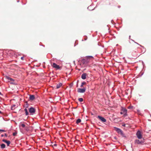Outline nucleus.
Here are the masks:
<instances>
[{
    "label": "nucleus",
    "instance_id": "1",
    "mask_svg": "<svg viewBox=\"0 0 151 151\" xmlns=\"http://www.w3.org/2000/svg\"><path fill=\"white\" fill-rule=\"evenodd\" d=\"M127 110L125 108L122 107L121 112H120V114H123L124 116H126L127 115Z\"/></svg>",
    "mask_w": 151,
    "mask_h": 151
},
{
    "label": "nucleus",
    "instance_id": "2",
    "mask_svg": "<svg viewBox=\"0 0 151 151\" xmlns=\"http://www.w3.org/2000/svg\"><path fill=\"white\" fill-rule=\"evenodd\" d=\"M114 129L115 130L118 134H120L123 137L124 136V134L123 132L120 129L116 127H114Z\"/></svg>",
    "mask_w": 151,
    "mask_h": 151
},
{
    "label": "nucleus",
    "instance_id": "3",
    "mask_svg": "<svg viewBox=\"0 0 151 151\" xmlns=\"http://www.w3.org/2000/svg\"><path fill=\"white\" fill-rule=\"evenodd\" d=\"M136 136L139 139H141L142 138V135L141 134V132L138 130L136 133Z\"/></svg>",
    "mask_w": 151,
    "mask_h": 151
},
{
    "label": "nucleus",
    "instance_id": "4",
    "mask_svg": "<svg viewBox=\"0 0 151 151\" xmlns=\"http://www.w3.org/2000/svg\"><path fill=\"white\" fill-rule=\"evenodd\" d=\"M52 66L57 69H60V67L59 65H57L55 63H53L52 64Z\"/></svg>",
    "mask_w": 151,
    "mask_h": 151
},
{
    "label": "nucleus",
    "instance_id": "5",
    "mask_svg": "<svg viewBox=\"0 0 151 151\" xmlns=\"http://www.w3.org/2000/svg\"><path fill=\"white\" fill-rule=\"evenodd\" d=\"M86 90V88H79L78 89L77 91L78 93H83L85 92Z\"/></svg>",
    "mask_w": 151,
    "mask_h": 151
},
{
    "label": "nucleus",
    "instance_id": "6",
    "mask_svg": "<svg viewBox=\"0 0 151 151\" xmlns=\"http://www.w3.org/2000/svg\"><path fill=\"white\" fill-rule=\"evenodd\" d=\"M35 110L33 107H30L29 109V112L32 114H33L35 112Z\"/></svg>",
    "mask_w": 151,
    "mask_h": 151
},
{
    "label": "nucleus",
    "instance_id": "7",
    "mask_svg": "<svg viewBox=\"0 0 151 151\" xmlns=\"http://www.w3.org/2000/svg\"><path fill=\"white\" fill-rule=\"evenodd\" d=\"M98 118L103 122H106V120L104 118L101 116H98Z\"/></svg>",
    "mask_w": 151,
    "mask_h": 151
},
{
    "label": "nucleus",
    "instance_id": "8",
    "mask_svg": "<svg viewBox=\"0 0 151 151\" xmlns=\"http://www.w3.org/2000/svg\"><path fill=\"white\" fill-rule=\"evenodd\" d=\"M5 78L6 79H7L9 81H14V79L10 78V77H9V76H5Z\"/></svg>",
    "mask_w": 151,
    "mask_h": 151
},
{
    "label": "nucleus",
    "instance_id": "9",
    "mask_svg": "<svg viewBox=\"0 0 151 151\" xmlns=\"http://www.w3.org/2000/svg\"><path fill=\"white\" fill-rule=\"evenodd\" d=\"M87 74L86 73H83L81 76V78L83 79H85L86 78Z\"/></svg>",
    "mask_w": 151,
    "mask_h": 151
},
{
    "label": "nucleus",
    "instance_id": "10",
    "mask_svg": "<svg viewBox=\"0 0 151 151\" xmlns=\"http://www.w3.org/2000/svg\"><path fill=\"white\" fill-rule=\"evenodd\" d=\"M2 141L6 143L8 146H9L10 144V142L9 141L6 140L5 139H3Z\"/></svg>",
    "mask_w": 151,
    "mask_h": 151
},
{
    "label": "nucleus",
    "instance_id": "11",
    "mask_svg": "<svg viewBox=\"0 0 151 151\" xmlns=\"http://www.w3.org/2000/svg\"><path fill=\"white\" fill-rule=\"evenodd\" d=\"M35 99V96L33 95H30L29 99L31 100H33Z\"/></svg>",
    "mask_w": 151,
    "mask_h": 151
},
{
    "label": "nucleus",
    "instance_id": "12",
    "mask_svg": "<svg viewBox=\"0 0 151 151\" xmlns=\"http://www.w3.org/2000/svg\"><path fill=\"white\" fill-rule=\"evenodd\" d=\"M143 142L142 141H140L138 139H136L135 140V143L137 144H141Z\"/></svg>",
    "mask_w": 151,
    "mask_h": 151
},
{
    "label": "nucleus",
    "instance_id": "13",
    "mask_svg": "<svg viewBox=\"0 0 151 151\" xmlns=\"http://www.w3.org/2000/svg\"><path fill=\"white\" fill-rule=\"evenodd\" d=\"M62 85V84L61 83H59L57 85L56 88H59Z\"/></svg>",
    "mask_w": 151,
    "mask_h": 151
},
{
    "label": "nucleus",
    "instance_id": "14",
    "mask_svg": "<svg viewBox=\"0 0 151 151\" xmlns=\"http://www.w3.org/2000/svg\"><path fill=\"white\" fill-rule=\"evenodd\" d=\"M135 54H134L133 52L132 53V55L133 56L135 57H137L138 56V55L137 54V51H135Z\"/></svg>",
    "mask_w": 151,
    "mask_h": 151
},
{
    "label": "nucleus",
    "instance_id": "15",
    "mask_svg": "<svg viewBox=\"0 0 151 151\" xmlns=\"http://www.w3.org/2000/svg\"><path fill=\"white\" fill-rule=\"evenodd\" d=\"M24 111L25 112L26 115L27 116L29 114V113L28 111L27 110L26 108H25L24 109Z\"/></svg>",
    "mask_w": 151,
    "mask_h": 151
},
{
    "label": "nucleus",
    "instance_id": "16",
    "mask_svg": "<svg viewBox=\"0 0 151 151\" xmlns=\"http://www.w3.org/2000/svg\"><path fill=\"white\" fill-rule=\"evenodd\" d=\"M92 6H90L88 7V9L89 10H92L93 9V8H92Z\"/></svg>",
    "mask_w": 151,
    "mask_h": 151
},
{
    "label": "nucleus",
    "instance_id": "17",
    "mask_svg": "<svg viewBox=\"0 0 151 151\" xmlns=\"http://www.w3.org/2000/svg\"><path fill=\"white\" fill-rule=\"evenodd\" d=\"M5 145L4 144H1V148L2 149H4L5 147Z\"/></svg>",
    "mask_w": 151,
    "mask_h": 151
},
{
    "label": "nucleus",
    "instance_id": "18",
    "mask_svg": "<svg viewBox=\"0 0 151 151\" xmlns=\"http://www.w3.org/2000/svg\"><path fill=\"white\" fill-rule=\"evenodd\" d=\"M81 122V120L80 119H78L76 120V123L77 124H78V123Z\"/></svg>",
    "mask_w": 151,
    "mask_h": 151
},
{
    "label": "nucleus",
    "instance_id": "19",
    "mask_svg": "<svg viewBox=\"0 0 151 151\" xmlns=\"http://www.w3.org/2000/svg\"><path fill=\"white\" fill-rule=\"evenodd\" d=\"M86 83V82H83L81 83V85L80 86L81 87H82Z\"/></svg>",
    "mask_w": 151,
    "mask_h": 151
},
{
    "label": "nucleus",
    "instance_id": "20",
    "mask_svg": "<svg viewBox=\"0 0 151 151\" xmlns=\"http://www.w3.org/2000/svg\"><path fill=\"white\" fill-rule=\"evenodd\" d=\"M78 100L80 102H82L83 101V99L82 98H79L78 99Z\"/></svg>",
    "mask_w": 151,
    "mask_h": 151
},
{
    "label": "nucleus",
    "instance_id": "21",
    "mask_svg": "<svg viewBox=\"0 0 151 151\" xmlns=\"http://www.w3.org/2000/svg\"><path fill=\"white\" fill-rule=\"evenodd\" d=\"M21 126L22 128L25 127V125L24 124H21Z\"/></svg>",
    "mask_w": 151,
    "mask_h": 151
},
{
    "label": "nucleus",
    "instance_id": "22",
    "mask_svg": "<svg viewBox=\"0 0 151 151\" xmlns=\"http://www.w3.org/2000/svg\"><path fill=\"white\" fill-rule=\"evenodd\" d=\"M137 114H139V115L141 114V113L140 112V111H139V110L138 109L137 110Z\"/></svg>",
    "mask_w": 151,
    "mask_h": 151
},
{
    "label": "nucleus",
    "instance_id": "23",
    "mask_svg": "<svg viewBox=\"0 0 151 151\" xmlns=\"http://www.w3.org/2000/svg\"><path fill=\"white\" fill-rule=\"evenodd\" d=\"M17 132H14L13 133V135L14 136H15L17 134Z\"/></svg>",
    "mask_w": 151,
    "mask_h": 151
},
{
    "label": "nucleus",
    "instance_id": "24",
    "mask_svg": "<svg viewBox=\"0 0 151 151\" xmlns=\"http://www.w3.org/2000/svg\"><path fill=\"white\" fill-rule=\"evenodd\" d=\"M0 132H6V131L5 130H3V129H0Z\"/></svg>",
    "mask_w": 151,
    "mask_h": 151
},
{
    "label": "nucleus",
    "instance_id": "25",
    "mask_svg": "<svg viewBox=\"0 0 151 151\" xmlns=\"http://www.w3.org/2000/svg\"><path fill=\"white\" fill-rule=\"evenodd\" d=\"M133 106H129L127 108L128 109H132L133 108Z\"/></svg>",
    "mask_w": 151,
    "mask_h": 151
},
{
    "label": "nucleus",
    "instance_id": "26",
    "mask_svg": "<svg viewBox=\"0 0 151 151\" xmlns=\"http://www.w3.org/2000/svg\"><path fill=\"white\" fill-rule=\"evenodd\" d=\"M25 129L26 131H27L29 130L28 128L27 127H25Z\"/></svg>",
    "mask_w": 151,
    "mask_h": 151
},
{
    "label": "nucleus",
    "instance_id": "27",
    "mask_svg": "<svg viewBox=\"0 0 151 151\" xmlns=\"http://www.w3.org/2000/svg\"><path fill=\"white\" fill-rule=\"evenodd\" d=\"M24 57H22L21 58V59L22 60H24Z\"/></svg>",
    "mask_w": 151,
    "mask_h": 151
},
{
    "label": "nucleus",
    "instance_id": "28",
    "mask_svg": "<svg viewBox=\"0 0 151 151\" xmlns=\"http://www.w3.org/2000/svg\"><path fill=\"white\" fill-rule=\"evenodd\" d=\"M4 136L6 137H7V135L5 133L4 134Z\"/></svg>",
    "mask_w": 151,
    "mask_h": 151
},
{
    "label": "nucleus",
    "instance_id": "29",
    "mask_svg": "<svg viewBox=\"0 0 151 151\" xmlns=\"http://www.w3.org/2000/svg\"><path fill=\"white\" fill-rule=\"evenodd\" d=\"M88 57H89V58H93V56H88Z\"/></svg>",
    "mask_w": 151,
    "mask_h": 151
},
{
    "label": "nucleus",
    "instance_id": "30",
    "mask_svg": "<svg viewBox=\"0 0 151 151\" xmlns=\"http://www.w3.org/2000/svg\"><path fill=\"white\" fill-rule=\"evenodd\" d=\"M57 145V144H54V146H56Z\"/></svg>",
    "mask_w": 151,
    "mask_h": 151
},
{
    "label": "nucleus",
    "instance_id": "31",
    "mask_svg": "<svg viewBox=\"0 0 151 151\" xmlns=\"http://www.w3.org/2000/svg\"><path fill=\"white\" fill-rule=\"evenodd\" d=\"M4 136V134H2L1 135V137H3Z\"/></svg>",
    "mask_w": 151,
    "mask_h": 151
},
{
    "label": "nucleus",
    "instance_id": "32",
    "mask_svg": "<svg viewBox=\"0 0 151 151\" xmlns=\"http://www.w3.org/2000/svg\"><path fill=\"white\" fill-rule=\"evenodd\" d=\"M125 124H124V125H122V126H124V127H125Z\"/></svg>",
    "mask_w": 151,
    "mask_h": 151
},
{
    "label": "nucleus",
    "instance_id": "33",
    "mask_svg": "<svg viewBox=\"0 0 151 151\" xmlns=\"http://www.w3.org/2000/svg\"><path fill=\"white\" fill-rule=\"evenodd\" d=\"M2 113V112L0 111V114H1Z\"/></svg>",
    "mask_w": 151,
    "mask_h": 151
},
{
    "label": "nucleus",
    "instance_id": "34",
    "mask_svg": "<svg viewBox=\"0 0 151 151\" xmlns=\"http://www.w3.org/2000/svg\"><path fill=\"white\" fill-rule=\"evenodd\" d=\"M1 94H1V92H0V95H1Z\"/></svg>",
    "mask_w": 151,
    "mask_h": 151
},
{
    "label": "nucleus",
    "instance_id": "35",
    "mask_svg": "<svg viewBox=\"0 0 151 151\" xmlns=\"http://www.w3.org/2000/svg\"><path fill=\"white\" fill-rule=\"evenodd\" d=\"M11 83V84H13L14 83H12H12Z\"/></svg>",
    "mask_w": 151,
    "mask_h": 151
},
{
    "label": "nucleus",
    "instance_id": "36",
    "mask_svg": "<svg viewBox=\"0 0 151 151\" xmlns=\"http://www.w3.org/2000/svg\"><path fill=\"white\" fill-rule=\"evenodd\" d=\"M135 43H136V44H138L137 43V42H135Z\"/></svg>",
    "mask_w": 151,
    "mask_h": 151
}]
</instances>
